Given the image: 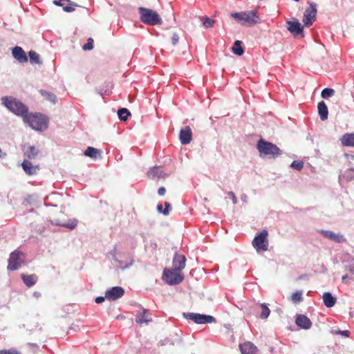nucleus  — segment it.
<instances>
[{
  "instance_id": "f257e3e1",
  "label": "nucleus",
  "mask_w": 354,
  "mask_h": 354,
  "mask_svg": "<svg viewBox=\"0 0 354 354\" xmlns=\"http://www.w3.org/2000/svg\"><path fill=\"white\" fill-rule=\"evenodd\" d=\"M231 17L242 26H250L257 24L259 21L256 10L234 12L231 14Z\"/></svg>"
},
{
  "instance_id": "f03ea898",
  "label": "nucleus",
  "mask_w": 354,
  "mask_h": 354,
  "mask_svg": "<svg viewBox=\"0 0 354 354\" xmlns=\"http://www.w3.org/2000/svg\"><path fill=\"white\" fill-rule=\"evenodd\" d=\"M24 121L28 124L32 129L41 131L47 127V118L39 113H25L23 116Z\"/></svg>"
},
{
  "instance_id": "7ed1b4c3",
  "label": "nucleus",
  "mask_w": 354,
  "mask_h": 354,
  "mask_svg": "<svg viewBox=\"0 0 354 354\" xmlns=\"http://www.w3.org/2000/svg\"><path fill=\"white\" fill-rule=\"evenodd\" d=\"M257 148L261 156L275 158L281 154V150L274 144L261 138L257 145Z\"/></svg>"
},
{
  "instance_id": "20e7f679",
  "label": "nucleus",
  "mask_w": 354,
  "mask_h": 354,
  "mask_svg": "<svg viewBox=\"0 0 354 354\" xmlns=\"http://www.w3.org/2000/svg\"><path fill=\"white\" fill-rule=\"evenodd\" d=\"M2 102L11 112L23 117L28 112V108L22 102L12 97H2Z\"/></svg>"
},
{
  "instance_id": "39448f33",
  "label": "nucleus",
  "mask_w": 354,
  "mask_h": 354,
  "mask_svg": "<svg viewBox=\"0 0 354 354\" xmlns=\"http://www.w3.org/2000/svg\"><path fill=\"white\" fill-rule=\"evenodd\" d=\"M138 11L141 21L145 24L155 26L160 25L162 22L161 17L157 12L151 9L140 7Z\"/></svg>"
},
{
  "instance_id": "423d86ee",
  "label": "nucleus",
  "mask_w": 354,
  "mask_h": 354,
  "mask_svg": "<svg viewBox=\"0 0 354 354\" xmlns=\"http://www.w3.org/2000/svg\"><path fill=\"white\" fill-rule=\"evenodd\" d=\"M268 232L263 230L258 235L255 236L252 243L257 252H266L268 250Z\"/></svg>"
},
{
  "instance_id": "0eeeda50",
  "label": "nucleus",
  "mask_w": 354,
  "mask_h": 354,
  "mask_svg": "<svg viewBox=\"0 0 354 354\" xmlns=\"http://www.w3.org/2000/svg\"><path fill=\"white\" fill-rule=\"evenodd\" d=\"M163 279L169 285H176L184 279V274L180 270L165 268L163 271Z\"/></svg>"
},
{
  "instance_id": "6e6552de",
  "label": "nucleus",
  "mask_w": 354,
  "mask_h": 354,
  "mask_svg": "<svg viewBox=\"0 0 354 354\" xmlns=\"http://www.w3.org/2000/svg\"><path fill=\"white\" fill-rule=\"evenodd\" d=\"M25 254L21 251L16 250L10 254L8 259V270L14 271L21 267L24 263Z\"/></svg>"
},
{
  "instance_id": "1a4fd4ad",
  "label": "nucleus",
  "mask_w": 354,
  "mask_h": 354,
  "mask_svg": "<svg viewBox=\"0 0 354 354\" xmlns=\"http://www.w3.org/2000/svg\"><path fill=\"white\" fill-rule=\"evenodd\" d=\"M317 5L315 3H309V7L307 8L304 13L303 22L305 26L309 27L316 19Z\"/></svg>"
},
{
  "instance_id": "9d476101",
  "label": "nucleus",
  "mask_w": 354,
  "mask_h": 354,
  "mask_svg": "<svg viewBox=\"0 0 354 354\" xmlns=\"http://www.w3.org/2000/svg\"><path fill=\"white\" fill-rule=\"evenodd\" d=\"M187 319L193 320L196 324H207L216 322V319L211 315H201L198 313L184 314Z\"/></svg>"
},
{
  "instance_id": "9b49d317",
  "label": "nucleus",
  "mask_w": 354,
  "mask_h": 354,
  "mask_svg": "<svg viewBox=\"0 0 354 354\" xmlns=\"http://www.w3.org/2000/svg\"><path fill=\"white\" fill-rule=\"evenodd\" d=\"M287 30L291 32L295 37H303V29L304 27L299 21L298 19H295L292 21H287Z\"/></svg>"
},
{
  "instance_id": "f8f14e48",
  "label": "nucleus",
  "mask_w": 354,
  "mask_h": 354,
  "mask_svg": "<svg viewBox=\"0 0 354 354\" xmlns=\"http://www.w3.org/2000/svg\"><path fill=\"white\" fill-rule=\"evenodd\" d=\"M124 294V290L122 287L115 286L106 291L105 297L109 300H116L122 297Z\"/></svg>"
},
{
  "instance_id": "ddd939ff",
  "label": "nucleus",
  "mask_w": 354,
  "mask_h": 354,
  "mask_svg": "<svg viewBox=\"0 0 354 354\" xmlns=\"http://www.w3.org/2000/svg\"><path fill=\"white\" fill-rule=\"evenodd\" d=\"M22 150L24 152V156L26 158L25 160H28L35 159L39 153V149L29 145H24Z\"/></svg>"
},
{
  "instance_id": "4468645a",
  "label": "nucleus",
  "mask_w": 354,
  "mask_h": 354,
  "mask_svg": "<svg viewBox=\"0 0 354 354\" xmlns=\"http://www.w3.org/2000/svg\"><path fill=\"white\" fill-rule=\"evenodd\" d=\"M192 139V131L189 126L185 127L180 131L179 140L182 145H188Z\"/></svg>"
},
{
  "instance_id": "2eb2a0df",
  "label": "nucleus",
  "mask_w": 354,
  "mask_h": 354,
  "mask_svg": "<svg viewBox=\"0 0 354 354\" xmlns=\"http://www.w3.org/2000/svg\"><path fill=\"white\" fill-rule=\"evenodd\" d=\"M21 167L24 172L29 176L35 175L39 169V165H32L31 162L28 160H24L21 163Z\"/></svg>"
},
{
  "instance_id": "dca6fc26",
  "label": "nucleus",
  "mask_w": 354,
  "mask_h": 354,
  "mask_svg": "<svg viewBox=\"0 0 354 354\" xmlns=\"http://www.w3.org/2000/svg\"><path fill=\"white\" fill-rule=\"evenodd\" d=\"M147 176L151 179H164L168 176L160 167H153L147 172Z\"/></svg>"
},
{
  "instance_id": "f3484780",
  "label": "nucleus",
  "mask_w": 354,
  "mask_h": 354,
  "mask_svg": "<svg viewBox=\"0 0 354 354\" xmlns=\"http://www.w3.org/2000/svg\"><path fill=\"white\" fill-rule=\"evenodd\" d=\"M53 3L58 6H62L65 12H71L75 10L74 6L77 5L71 0H54Z\"/></svg>"
},
{
  "instance_id": "a211bd4d",
  "label": "nucleus",
  "mask_w": 354,
  "mask_h": 354,
  "mask_svg": "<svg viewBox=\"0 0 354 354\" xmlns=\"http://www.w3.org/2000/svg\"><path fill=\"white\" fill-rule=\"evenodd\" d=\"M320 232L324 237L336 243H342L345 241L344 236L340 233H335L329 230H321Z\"/></svg>"
},
{
  "instance_id": "6ab92c4d",
  "label": "nucleus",
  "mask_w": 354,
  "mask_h": 354,
  "mask_svg": "<svg viewBox=\"0 0 354 354\" xmlns=\"http://www.w3.org/2000/svg\"><path fill=\"white\" fill-rule=\"evenodd\" d=\"M186 258L183 254H176L173 259V269L183 270L185 267Z\"/></svg>"
},
{
  "instance_id": "aec40b11",
  "label": "nucleus",
  "mask_w": 354,
  "mask_h": 354,
  "mask_svg": "<svg viewBox=\"0 0 354 354\" xmlns=\"http://www.w3.org/2000/svg\"><path fill=\"white\" fill-rule=\"evenodd\" d=\"M12 55L20 63H25L28 62V57L23 48L20 46H15L12 48Z\"/></svg>"
},
{
  "instance_id": "412c9836",
  "label": "nucleus",
  "mask_w": 354,
  "mask_h": 354,
  "mask_svg": "<svg viewBox=\"0 0 354 354\" xmlns=\"http://www.w3.org/2000/svg\"><path fill=\"white\" fill-rule=\"evenodd\" d=\"M152 321V319L147 310H142L136 315V322L139 324H148Z\"/></svg>"
},
{
  "instance_id": "4be33fe9",
  "label": "nucleus",
  "mask_w": 354,
  "mask_h": 354,
  "mask_svg": "<svg viewBox=\"0 0 354 354\" xmlns=\"http://www.w3.org/2000/svg\"><path fill=\"white\" fill-rule=\"evenodd\" d=\"M296 324L304 329H309L312 326V322L310 319L304 315H299L296 317Z\"/></svg>"
},
{
  "instance_id": "5701e85b",
  "label": "nucleus",
  "mask_w": 354,
  "mask_h": 354,
  "mask_svg": "<svg viewBox=\"0 0 354 354\" xmlns=\"http://www.w3.org/2000/svg\"><path fill=\"white\" fill-rule=\"evenodd\" d=\"M239 346L242 354H257V347L250 342L240 344Z\"/></svg>"
},
{
  "instance_id": "b1692460",
  "label": "nucleus",
  "mask_w": 354,
  "mask_h": 354,
  "mask_svg": "<svg viewBox=\"0 0 354 354\" xmlns=\"http://www.w3.org/2000/svg\"><path fill=\"white\" fill-rule=\"evenodd\" d=\"M21 277L24 283L28 287H31V286H34L37 283V279H38L37 276L35 274H22L21 275Z\"/></svg>"
},
{
  "instance_id": "393cba45",
  "label": "nucleus",
  "mask_w": 354,
  "mask_h": 354,
  "mask_svg": "<svg viewBox=\"0 0 354 354\" xmlns=\"http://www.w3.org/2000/svg\"><path fill=\"white\" fill-rule=\"evenodd\" d=\"M318 113L322 120H326L328 118V107L324 101H321L317 105Z\"/></svg>"
},
{
  "instance_id": "a878e982",
  "label": "nucleus",
  "mask_w": 354,
  "mask_h": 354,
  "mask_svg": "<svg viewBox=\"0 0 354 354\" xmlns=\"http://www.w3.org/2000/svg\"><path fill=\"white\" fill-rule=\"evenodd\" d=\"M102 154V151L94 148L93 147H88L87 149L84 151V155L86 156L90 157L91 158H97L100 157Z\"/></svg>"
},
{
  "instance_id": "bb28decb",
  "label": "nucleus",
  "mask_w": 354,
  "mask_h": 354,
  "mask_svg": "<svg viewBox=\"0 0 354 354\" xmlns=\"http://www.w3.org/2000/svg\"><path fill=\"white\" fill-rule=\"evenodd\" d=\"M323 301L326 307L331 308L335 306L336 299L330 292H324L323 295Z\"/></svg>"
},
{
  "instance_id": "cd10ccee",
  "label": "nucleus",
  "mask_w": 354,
  "mask_h": 354,
  "mask_svg": "<svg viewBox=\"0 0 354 354\" xmlns=\"http://www.w3.org/2000/svg\"><path fill=\"white\" fill-rule=\"evenodd\" d=\"M344 146L354 147V133H346L341 138Z\"/></svg>"
},
{
  "instance_id": "c85d7f7f",
  "label": "nucleus",
  "mask_w": 354,
  "mask_h": 354,
  "mask_svg": "<svg viewBox=\"0 0 354 354\" xmlns=\"http://www.w3.org/2000/svg\"><path fill=\"white\" fill-rule=\"evenodd\" d=\"M341 180H346V181L352 180L354 179V169L351 168L345 170L340 176Z\"/></svg>"
},
{
  "instance_id": "c756f323",
  "label": "nucleus",
  "mask_w": 354,
  "mask_h": 354,
  "mask_svg": "<svg viewBox=\"0 0 354 354\" xmlns=\"http://www.w3.org/2000/svg\"><path fill=\"white\" fill-rule=\"evenodd\" d=\"M39 93L42 96L45 97L46 100H48L49 102L53 104L56 102L57 97L53 93L46 91L45 90H40Z\"/></svg>"
},
{
  "instance_id": "7c9ffc66",
  "label": "nucleus",
  "mask_w": 354,
  "mask_h": 354,
  "mask_svg": "<svg viewBox=\"0 0 354 354\" xmlns=\"http://www.w3.org/2000/svg\"><path fill=\"white\" fill-rule=\"evenodd\" d=\"M232 51L237 55H242L244 53L243 48L241 46V41L236 40L232 46Z\"/></svg>"
},
{
  "instance_id": "2f4dec72",
  "label": "nucleus",
  "mask_w": 354,
  "mask_h": 354,
  "mask_svg": "<svg viewBox=\"0 0 354 354\" xmlns=\"http://www.w3.org/2000/svg\"><path fill=\"white\" fill-rule=\"evenodd\" d=\"M259 308H261L260 318L262 319H267L270 313V310L268 307L266 306V304H261L259 305Z\"/></svg>"
},
{
  "instance_id": "473e14b6",
  "label": "nucleus",
  "mask_w": 354,
  "mask_h": 354,
  "mask_svg": "<svg viewBox=\"0 0 354 354\" xmlns=\"http://www.w3.org/2000/svg\"><path fill=\"white\" fill-rule=\"evenodd\" d=\"M57 224L61 225V226L66 227L67 228L73 230V229H74L77 226V221L76 219H71V220H69L67 222H63V223L60 222V223H59Z\"/></svg>"
},
{
  "instance_id": "72a5a7b5",
  "label": "nucleus",
  "mask_w": 354,
  "mask_h": 354,
  "mask_svg": "<svg viewBox=\"0 0 354 354\" xmlns=\"http://www.w3.org/2000/svg\"><path fill=\"white\" fill-rule=\"evenodd\" d=\"M30 62L31 64H40L39 55L34 50L29 52Z\"/></svg>"
},
{
  "instance_id": "f704fd0d",
  "label": "nucleus",
  "mask_w": 354,
  "mask_h": 354,
  "mask_svg": "<svg viewBox=\"0 0 354 354\" xmlns=\"http://www.w3.org/2000/svg\"><path fill=\"white\" fill-rule=\"evenodd\" d=\"M118 115L119 118L122 121H126L127 120L128 116L130 115V112L127 109L122 108L118 110Z\"/></svg>"
},
{
  "instance_id": "c9c22d12",
  "label": "nucleus",
  "mask_w": 354,
  "mask_h": 354,
  "mask_svg": "<svg viewBox=\"0 0 354 354\" xmlns=\"http://www.w3.org/2000/svg\"><path fill=\"white\" fill-rule=\"evenodd\" d=\"M334 94H335L334 89L330 88H326L322 90V91L321 93V96H322V97L326 99V98H328V97L333 96Z\"/></svg>"
},
{
  "instance_id": "e433bc0d",
  "label": "nucleus",
  "mask_w": 354,
  "mask_h": 354,
  "mask_svg": "<svg viewBox=\"0 0 354 354\" xmlns=\"http://www.w3.org/2000/svg\"><path fill=\"white\" fill-rule=\"evenodd\" d=\"M291 299L293 303H298L303 300L302 290H298L294 292L291 296Z\"/></svg>"
},
{
  "instance_id": "4c0bfd02",
  "label": "nucleus",
  "mask_w": 354,
  "mask_h": 354,
  "mask_svg": "<svg viewBox=\"0 0 354 354\" xmlns=\"http://www.w3.org/2000/svg\"><path fill=\"white\" fill-rule=\"evenodd\" d=\"M215 24V21L209 17H204L203 19V24L205 28H212Z\"/></svg>"
},
{
  "instance_id": "58836bf2",
  "label": "nucleus",
  "mask_w": 354,
  "mask_h": 354,
  "mask_svg": "<svg viewBox=\"0 0 354 354\" xmlns=\"http://www.w3.org/2000/svg\"><path fill=\"white\" fill-rule=\"evenodd\" d=\"M290 166H291L292 168H294V169H297V170H298V171H300V170H301V169H302V168H303V167H304V162H303L302 161H297V160H295V161H293V162L291 163Z\"/></svg>"
},
{
  "instance_id": "ea45409f",
  "label": "nucleus",
  "mask_w": 354,
  "mask_h": 354,
  "mask_svg": "<svg viewBox=\"0 0 354 354\" xmlns=\"http://www.w3.org/2000/svg\"><path fill=\"white\" fill-rule=\"evenodd\" d=\"M93 39L92 38H88L87 39V42L83 46V49L84 50H92L93 48Z\"/></svg>"
},
{
  "instance_id": "a19ab883",
  "label": "nucleus",
  "mask_w": 354,
  "mask_h": 354,
  "mask_svg": "<svg viewBox=\"0 0 354 354\" xmlns=\"http://www.w3.org/2000/svg\"><path fill=\"white\" fill-rule=\"evenodd\" d=\"M0 354H21L19 352L15 349H8V350H1Z\"/></svg>"
},
{
  "instance_id": "79ce46f5",
  "label": "nucleus",
  "mask_w": 354,
  "mask_h": 354,
  "mask_svg": "<svg viewBox=\"0 0 354 354\" xmlns=\"http://www.w3.org/2000/svg\"><path fill=\"white\" fill-rule=\"evenodd\" d=\"M179 41V36L176 32H174L171 37V42L173 45H176Z\"/></svg>"
},
{
  "instance_id": "37998d69",
  "label": "nucleus",
  "mask_w": 354,
  "mask_h": 354,
  "mask_svg": "<svg viewBox=\"0 0 354 354\" xmlns=\"http://www.w3.org/2000/svg\"><path fill=\"white\" fill-rule=\"evenodd\" d=\"M165 209H163L162 211V213L165 214V215H167L169 214V209L171 208V205L168 202H165Z\"/></svg>"
},
{
  "instance_id": "c03bdc74",
  "label": "nucleus",
  "mask_w": 354,
  "mask_h": 354,
  "mask_svg": "<svg viewBox=\"0 0 354 354\" xmlns=\"http://www.w3.org/2000/svg\"><path fill=\"white\" fill-rule=\"evenodd\" d=\"M335 334H341L345 337H348L350 332L348 330H335Z\"/></svg>"
},
{
  "instance_id": "a18cd8bd",
  "label": "nucleus",
  "mask_w": 354,
  "mask_h": 354,
  "mask_svg": "<svg viewBox=\"0 0 354 354\" xmlns=\"http://www.w3.org/2000/svg\"><path fill=\"white\" fill-rule=\"evenodd\" d=\"M228 195L231 197L232 202L234 204H236L237 203V198L233 192H229Z\"/></svg>"
},
{
  "instance_id": "49530a36",
  "label": "nucleus",
  "mask_w": 354,
  "mask_h": 354,
  "mask_svg": "<svg viewBox=\"0 0 354 354\" xmlns=\"http://www.w3.org/2000/svg\"><path fill=\"white\" fill-rule=\"evenodd\" d=\"M166 192V189L164 187H161L158 189V193L160 196H164Z\"/></svg>"
},
{
  "instance_id": "de8ad7c7",
  "label": "nucleus",
  "mask_w": 354,
  "mask_h": 354,
  "mask_svg": "<svg viewBox=\"0 0 354 354\" xmlns=\"http://www.w3.org/2000/svg\"><path fill=\"white\" fill-rule=\"evenodd\" d=\"M104 301V297H97L95 298V302L97 304H100V303L103 302Z\"/></svg>"
},
{
  "instance_id": "09e8293b",
  "label": "nucleus",
  "mask_w": 354,
  "mask_h": 354,
  "mask_svg": "<svg viewBox=\"0 0 354 354\" xmlns=\"http://www.w3.org/2000/svg\"><path fill=\"white\" fill-rule=\"evenodd\" d=\"M346 270L354 274V266H348L346 267Z\"/></svg>"
},
{
  "instance_id": "8fccbe9b",
  "label": "nucleus",
  "mask_w": 354,
  "mask_h": 354,
  "mask_svg": "<svg viewBox=\"0 0 354 354\" xmlns=\"http://www.w3.org/2000/svg\"><path fill=\"white\" fill-rule=\"evenodd\" d=\"M157 209L159 212H162V205L161 204H159L157 206Z\"/></svg>"
},
{
  "instance_id": "3c124183",
  "label": "nucleus",
  "mask_w": 354,
  "mask_h": 354,
  "mask_svg": "<svg viewBox=\"0 0 354 354\" xmlns=\"http://www.w3.org/2000/svg\"><path fill=\"white\" fill-rule=\"evenodd\" d=\"M347 278H348V275H347V274L344 275V276L342 277V281H344V280H345L346 279H347Z\"/></svg>"
}]
</instances>
